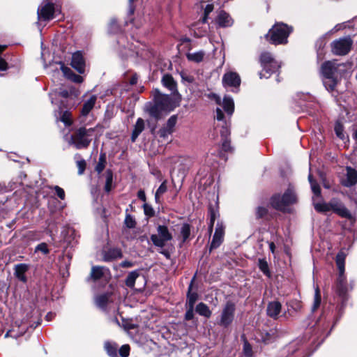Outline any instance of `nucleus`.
I'll use <instances>...</instances> for the list:
<instances>
[{
  "label": "nucleus",
  "mask_w": 357,
  "mask_h": 357,
  "mask_svg": "<svg viewBox=\"0 0 357 357\" xmlns=\"http://www.w3.org/2000/svg\"><path fill=\"white\" fill-rule=\"evenodd\" d=\"M152 96L153 102L145 105V111L155 120H159L178 105L172 96L163 94L157 89L153 91Z\"/></svg>",
  "instance_id": "obj_1"
},
{
  "label": "nucleus",
  "mask_w": 357,
  "mask_h": 357,
  "mask_svg": "<svg viewBox=\"0 0 357 357\" xmlns=\"http://www.w3.org/2000/svg\"><path fill=\"white\" fill-rule=\"evenodd\" d=\"M314 207L318 212H328L333 211L342 218H345L349 220H351L353 218L349 211L337 199H333L328 203H314Z\"/></svg>",
  "instance_id": "obj_2"
},
{
  "label": "nucleus",
  "mask_w": 357,
  "mask_h": 357,
  "mask_svg": "<svg viewBox=\"0 0 357 357\" xmlns=\"http://www.w3.org/2000/svg\"><path fill=\"white\" fill-rule=\"evenodd\" d=\"M291 31V28L283 23L275 24L273 28L265 36L272 44H285L287 43V38Z\"/></svg>",
  "instance_id": "obj_3"
},
{
  "label": "nucleus",
  "mask_w": 357,
  "mask_h": 357,
  "mask_svg": "<svg viewBox=\"0 0 357 357\" xmlns=\"http://www.w3.org/2000/svg\"><path fill=\"white\" fill-rule=\"evenodd\" d=\"M297 197L294 189L289 185L282 196L275 195L272 197L271 204L273 208L280 211H284L289 205L296 202Z\"/></svg>",
  "instance_id": "obj_4"
},
{
  "label": "nucleus",
  "mask_w": 357,
  "mask_h": 357,
  "mask_svg": "<svg viewBox=\"0 0 357 357\" xmlns=\"http://www.w3.org/2000/svg\"><path fill=\"white\" fill-rule=\"evenodd\" d=\"M94 130V128H79L75 134L71 135L69 144L74 145L77 149L87 148L91 143L90 137Z\"/></svg>",
  "instance_id": "obj_5"
},
{
  "label": "nucleus",
  "mask_w": 357,
  "mask_h": 357,
  "mask_svg": "<svg viewBox=\"0 0 357 357\" xmlns=\"http://www.w3.org/2000/svg\"><path fill=\"white\" fill-rule=\"evenodd\" d=\"M260 63L263 68V70L259 73L260 79L268 78L272 73L275 72L280 68L278 63L269 52H265L261 54Z\"/></svg>",
  "instance_id": "obj_6"
},
{
  "label": "nucleus",
  "mask_w": 357,
  "mask_h": 357,
  "mask_svg": "<svg viewBox=\"0 0 357 357\" xmlns=\"http://www.w3.org/2000/svg\"><path fill=\"white\" fill-rule=\"evenodd\" d=\"M345 258V253L342 251H340L337 253L335 259L336 264L340 273L337 289L340 296H344L346 293L345 277L344 275Z\"/></svg>",
  "instance_id": "obj_7"
},
{
  "label": "nucleus",
  "mask_w": 357,
  "mask_h": 357,
  "mask_svg": "<svg viewBox=\"0 0 357 357\" xmlns=\"http://www.w3.org/2000/svg\"><path fill=\"white\" fill-rule=\"evenodd\" d=\"M157 234H152L151 236V240L154 245L162 248L167 241L172 239V235L165 225H159L157 227Z\"/></svg>",
  "instance_id": "obj_8"
},
{
  "label": "nucleus",
  "mask_w": 357,
  "mask_h": 357,
  "mask_svg": "<svg viewBox=\"0 0 357 357\" xmlns=\"http://www.w3.org/2000/svg\"><path fill=\"white\" fill-rule=\"evenodd\" d=\"M235 311V304L227 301L221 312L219 324L225 328L228 327L234 320Z\"/></svg>",
  "instance_id": "obj_9"
},
{
  "label": "nucleus",
  "mask_w": 357,
  "mask_h": 357,
  "mask_svg": "<svg viewBox=\"0 0 357 357\" xmlns=\"http://www.w3.org/2000/svg\"><path fill=\"white\" fill-rule=\"evenodd\" d=\"M352 43L350 37L340 38L332 43V51L336 55H345L350 51Z\"/></svg>",
  "instance_id": "obj_10"
},
{
  "label": "nucleus",
  "mask_w": 357,
  "mask_h": 357,
  "mask_svg": "<svg viewBox=\"0 0 357 357\" xmlns=\"http://www.w3.org/2000/svg\"><path fill=\"white\" fill-rule=\"evenodd\" d=\"M54 17V6L52 3H47L38 9V18L39 20L49 21Z\"/></svg>",
  "instance_id": "obj_11"
},
{
  "label": "nucleus",
  "mask_w": 357,
  "mask_h": 357,
  "mask_svg": "<svg viewBox=\"0 0 357 357\" xmlns=\"http://www.w3.org/2000/svg\"><path fill=\"white\" fill-rule=\"evenodd\" d=\"M343 66L342 63H337L335 61H328L321 66L323 77H336L338 68Z\"/></svg>",
  "instance_id": "obj_12"
},
{
  "label": "nucleus",
  "mask_w": 357,
  "mask_h": 357,
  "mask_svg": "<svg viewBox=\"0 0 357 357\" xmlns=\"http://www.w3.org/2000/svg\"><path fill=\"white\" fill-rule=\"evenodd\" d=\"M225 234V227L222 223H218L213 239L211 243L210 250L218 248L223 241Z\"/></svg>",
  "instance_id": "obj_13"
},
{
  "label": "nucleus",
  "mask_w": 357,
  "mask_h": 357,
  "mask_svg": "<svg viewBox=\"0 0 357 357\" xmlns=\"http://www.w3.org/2000/svg\"><path fill=\"white\" fill-rule=\"evenodd\" d=\"M71 66L79 73L83 74L85 71V61L81 52H76L72 55Z\"/></svg>",
  "instance_id": "obj_14"
},
{
  "label": "nucleus",
  "mask_w": 357,
  "mask_h": 357,
  "mask_svg": "<svg viewBox=\"0 0 357 357\" xmlns=\"http://www.w3.org/2000/svg\"><path fill=\"white\" fill-rule=\"evenodd\" d=\"M222 83L225 86L237 88L241 84V78L236 73L228 72L223 75Z\"/></svg>",
  "instance_id": "obj_15"
},
{
  "label": "nucleus",
  "mask_w": 357,
  "mask_h": 357,
  "mask_svg": "<svg viewBox=\"0 0 357 357\" xmlns=\"http://www.w3.org/2000/svg\"><path fill=\"white\" fill-rule=\"evenodd\" d=\"M282 305L279 301H271L268 303L266 309L267 315L274 319H277L281 312Z\"/></svg>",
  "instance_id": "obj_16"
},
{
  "label": "nucleus",
  "mask_w": 357,
  "mask_h": 357,
  "mask_svg": "<svg viewBox=\"0 0 357 357\" xmlns=\"http://www.w3.org/2000/svg\"><path fill=\"white\" fill-rule=\"evenodd\" d=\"M161 82L162 85L169 89L173 96L178 93L176 82L171 75L165 74L162 76Z\"/></svg>",
  "instance_id": "obj_17"
},
{
  "label": "nucleus",
  "mask_w": 357,
  "mask_h": 357,
  "mask_svg": "<svg viewBox=\"0 0 357 357\" xmlns=\"http://www.w3.org/2000/svg\"><path fill=\"white\" fill-rule=\"evenodd\" d=\"M356 183L357 171L351 167H347L346 178L342 181V184L346 187H351Z\"/></svg>",
  "instance_id": "obj_18"
},
{
  "label": "nucleus",
  "mask_w": 357,
  "mask_h": 357,
  "mask_svg": "<svg viewBox=\"0 0 357 357\" xmlns=\"http://www.w3.org/2000/svg\"><path fill=\"white\" fill-rule=\"evenodd\" d=\"M217 22L220 26L223 27L230 26L233 24V20L230 15L224 10H221L219 13Z\"/></svg>",
  "instance_id": "obj_19"
},
{
  "label": "nucleus",
  "mask_w": 357,
  "mask_h": 357,
  "mask_svg": "<svg viewBox=\"0 0 357 357\" xmlns=\"http://www.w3.org/2000/svg\"><path fill=\"white\" fill-rule=\"evenodd\" d=\"M108 270L103 266H95L91 268V271L90 273L89 278L93 280V281H96L98 280L101 279L104 277L106 272Z\"/></svg>",
  "instance_id": "obj_20"
},
{
  "label": "nucleus",
  "mask_w": 357,
  "mask_h": 357,
  "mask_svg": "<svg viewBox=\"0 0 357 357\" xmlns=\"http://www.w3.org/2000/svg\"><path fill=\"white\" fill-rule=\"evenodd\" d=\"M61 69L64 75L75 83H81L83 81L82 77L75 74L70 68L65 66L63 64L61 65Z\"/></svg>",
  "instance_id": "obj_21"
},
{
  "label": "nucleus",
  "mask_w": 357,
  "mask_h": 357,
  "mask_svg": "<svg viewBox=\"0 0 357 357\" xmlns=\"http://www.w3.org/2000/svg\"><path fill=\"white\" fill-rule=\"evenodd\" d=\"M121 257L122 253L120 249L112 248L105 252L103 259L105 261H109Z\"/></svg>",
  "instance_id": "obj_22"
},
{
  "label": "nucleus",
  "mask_w": 357,
  "mask_h": 357,
  "mask_svg": "<svg viewBox=\"0 0 357 357\" xmlns=\"http://www.w3.org/2000/svg\"><path fill=\"white\" fill-rule=\"evenodd\" d=\"M28 270L27 265L24 264H17L15 266V275L17 279H19L20 281L26 282V278L25 276V273Z\"/></svg>",
  "instance_id": "obj_23"
},
{
  "label": "nucleus",
  "mask_w": 357,
  "mask_h": 357,
  "mask_svg": "<svg viewBox=\"0 0 357 357\" xmlns=\"http://www.w3.org/2000/svg\"><path fill=\"white\" fill-rule=\"evenodd\" d=\"M144 120L141 118H139L137 120V122L135 125L134 130L132 133V136H131L132 142H135L136 140V139L138 137L139 134L144 130Z\"/></svg>",
  "instance_id": "obj_24"
},
{
  "label": "nucleus",
  "mask_w": 357,
  "mask_h": 357,
  "mask_svg": "<svg viewBox=\"0 0 357 357\" xmlns=\"http://www.w3.org/2000/svg\"><path fill=\"white\" fill-rule=\"evenodd\" d=\"M96 102V96H92L87 100L83 105L81 113L83 116H86L90 111L93 108Z\"/></svg>",
  "instance_id": "obj_25"
},
{
  "label": "nucleus",
  "mask_w": 357,
  "mask_h": 357,
  "mask_svg": "<svg viewBox=\"0 0 357 357\" xmlns=\"http://www.w3.org/2000/svg\"><path fill=\"white\" fill-rule=\"evenodd\" d=\"M336 77H324L323 83L328 91H334L337 84Z\"/></svg>",
  "instance_id": "obj_26"
},
{
  "label": "nucleus",
  "mask_w": 357,
  "mask_h": 357,
  "mask_svg": "<svg viewBox=\"0 0 357 357\" xmlns=\"http://www.w3.org/2000/svg\"><path fill=\"white\" fill-rule=\"evenodd\" d=\"M196 312L201 316L209 318L211 316V311L209 307L204 303H199L195 308Z\"/></svg>",
  "instance_id": "obj_27"
},
{
  "label": "nucleus",
  "mask_w": 357,
  "mask_h": 357,
  "mask_svg": "<svg viewBox=\"0 0 357 357\" xmlns=\"http://www.w3.org/2000/svg\"><path fill=\"white\" fill-rule=\"evenodd\" d=\"M109 297L110 294L108 293L98 295L95 298L96 304L99 307L104 308L106 307L107 303L109 302Z\"/></svg>",
  "instance_id": "obj_28"
},
{
  "label": "nucleus",
  "mask_w": 357,
  "mask_h": 357,
  "mask_svg": "<svg viewBox=\"0 0 357 357\" xmlns=\"http://www.w3.org/2000/svg\"><path fill=\"white\" fill-rule=\"evenodd\" d=\"M222 106L225 111L229 114L231 115L234 112V103L233 99L229 97H225L222 101Z\"/></svg>",
  "instance_id": "obj_29"
},
{
  "label": "nucleus",
  "mask_w": 357,
  "mask_h": 357,
  "mask_svg": "<svg viewBox=\"0 0 357 357\" xmlns=\"http://www.w3.org/2000/svg\"><path fill=\"white\" fill-rule=\"evenodd\" d=\"M205 56V52L204 51H198L192 53H188L186 54L187 59L195 63L201 62Z\"/></svg>",
  "instance_id": "obj_30"
},
{
  "label": "nucleus",
  "mask_w": 357,
  "mask_h": 357,
  "mask_svg": "<svg viewBox=\"0 0 357 357\" xmlns=\"http://www.w3.org/2000/svg\"><path fill=\"white\" fill-rule=\"evenodd\" d=\"M192 283L188 288V292L187 294V303L186 306L195 307V304L198 299V294L196 292H191Z\"/></svg>",
  "instance_id": "obj_31"
},
{
  "label": "nucleus",
  "mask_w": 357,
  "mask_h": 357,
  "mask_svg": "<svg viewBox=\"0 0 357 357\" xmlns=\"http://www.w3.org/2000/svg\"><path fill=\"white\" fill-rule=\"evenodd\" d=\"M59 119L66 126H70L73 123L72 114L69 111H61Z\"/></svg>",
  "instance_id": "obj_32"
},
{
  "label": "nucleus",
  "mask_w": 357,
  "mask_h": 357,
  "mask_svg": "<svg viewBox=\"0 0 357 357\" xmlns=\"http://www.w3.org/2000/svg\"><path fill=\"white\" fill-rule=\"evenodd\" d=\"M75 159L76 160V164L78 168V174L82 175L85 171L86 162L79 154H76L75 155Z\"/></svg>",
  "instance_id": "obj_33"
},
{
  "label": "nucleus",
  "mask_w": 357,
  "mask_h": 357,
  "mask_svg": "<svg viewBox=\"0 0 357 357\" xmlns=\"http://www.w3.org/2000/svg\"><path fill=\"white\" fill-rule=\"evenodd\" d=\"M105 349L107 351L108 355L111 357H118L117 356V345L116 344H112L109 342H106L105 343Z\"/></svg>",
  "instance_id": "obj_34"
},
{
  "label": "nucleus",
  "mask_w": 357,
  "mask_h": 357,
  "mask_svg": "<svg viewBox=\"0 0 357 357\" xmlns=\"http://www.w3.org/2000/svg\"><path fill=\"white\" fill-rule=\"evenodd\" d=\"M139 276V272L137 271H134L130 272L126 278V284L128 287H133L135 283L136 279Z\"/></svg>",
  "instance_id": "obj_35"
},
{
  "label": "nucleus",
  "mask_w": 357,
  "mask_h": 357,
  "mask_svg": "<svg viewBox=\"0 0 357 357\" xmlns=\"http://www.w3.org/2000/svg\"><path fill=\"white\" fill-rule=\"evenodd\" d=\"M167 190V181H164L160 187L158 188V190L155 192V199L157 203L160 202V196L162 195L164 193H165Z\"/></svg>",
  "instance_id": "obj_36"
},
{
  "label": "nucleus",
  "mask_w": 357,
  "mask_h": 357,
  "mask_svg": "<svg viewBox=\"0 0 357 357\" xmlns=\"http://www.w3.org/2000/svg\"><path fill=\"white\" fill-rule=\"evenodd\" d=\"M202 8L204 9V15L202 18V23H206L209 14L213 10L214 6L211 3H207L205 6L202 4Z\"/></svg>",
  "instance_id": "obj_37"
},
{
  "label": "nucleus",
  "mask_w": 357,
  "mask_h": 357,
  "mask_svg": "<svg viewBox=\"0 0 357 357\" xmlns=\"http://www.w3.org/2000/svg\"><path fill=\"white\" fill-rule=\"evenodd\" d=\"M308 180L311 185V188L314 194L317 196H319L321 195V189L319 184L312 179V176L311 174L308 176Z\"/></svg>",
  "instance_id": "obj_38"
},
{
  "label": "nucleus",
  "mask_w": 357,
  "mask_h": 357,
  "mask_svg": "<svg viewBox=\"0 0 357 357\" xmlns=\"http://www.w3.org/2000/svg\"><path fill=\"white\" fill-rule=\"evenodd\" d=\"M259 269L267 276H270V271L267 261L264 259H259L258 262Z\"/></svg>",
  "instance_id": "obj_39"
},
{
  "label": "nucleus",
  "mask_w": 357,
  "mask_h": 357,
  "mask_svg": "<svg viewBox=\"0 0 357 357\" xmlns=\"http://www.w3.org/2000/svg\"><path fill=\"white\" fill-rule=\"evenodd\" d=\"M181 234L183 237V241H185L190 234V226L188 224H183L181 228Z\"/></svg>",
  "instance_id": "obj_40"
},
{
  "label": "nucleus",
  "mask_w": 357,
  "mask_h": 357,
  "mask_svg": "<svg viewBox=\"0 0 357 357\" xmlns=\"http://www.w3.org/2000/svg\"><path fill=\"white\" fill-rule=\"evenodd\" d=\"M321 303V295L319 292V288H317L315 290L314 303L312 305V310L314 312L317 310Z\"/></svg>",
  "instance_id": "obj_41"
},
{
  "label": "nucleus",
  "mask_w": 357,
  "mask_h": 357,
  "mask_svg": "<svg viewBox=\"0 0 357 357\" xmlns=\"http://www.w3.org/2000/svg\"><path fill=\"white\" fill-rule=\"evenodd\" d=\"M106 160H105V155L104 154L100 155L99 158L98 162L96 167V170L100 173L103 171L105 167Z\"/></svg>",
  "instance_id": "obj_42"
},
{
  "label": "nucleus",
  "mask_w": 357,
  "mask_h": 357,
  "mask_svg": "<svg viewBox=\"0 0 357 357\" xmlns=\"http://www.w3.org/2000/svg\"><path fill=\"white\" fill-rule=\"evenodd\" d=\"M177 117L176 115L172 116L167 121L165 128H167L169 130L173 132L174 128L176 123Z\"/></svg>",
  "instance_id": "obj_43"
},
{
  "label": "nucleus",
  "mask_w": 357,
  "mask_h": 357,
  "mask_svg": "<svg viewBox=\"0 0 357 357\" xmlns=\"http://www.w3.org/2000/svg\"><path fill=\"white\" fill-rule=\"evenodd\" d=\"M343 130H344V128H343L342 124L340 123V122H336V123L335 125V132L336 135L340 139H344V137Z\"/></svg>",
  "instance_id": "obj_44"
},
{
  "label": "nucleus",
  "mask_w": 357,
  "mask_h": 357,
  "mask_svg": "<svg viewBox=\"0 0 357 357\" xmlns=\"http://www.w3.org/2000/svg\"><path fill=\"white\" fill-rule=\"evenodd\" d=\"M124 222L128 228L132 229L135 227L136 222L132 216L130 214L126 215Z\"/></svg>",
  "instance_id": "obj_45"
},
{
  "label": "nucleus",
  "mask_w": 357,
  "mask_h": 357,
  "mask_svg": "<svg viewBox=\"0 0 357 357\" xmlns=\"http://www.w3.org/2000/svg\"><path fill=\"white\" fill-rule=\"evenodd\" d=\"M112 174L109 172H107L106 183L105 185V190L106 192H109L112 189Z\"/></svg>",
  "instance_id": "obj_46"
},
{
  "label": "nucleus",
  "mask_w": 357,
  "mask_h": 357,
  "mask_svg": "<svg viewBox=\"0 0 357 357\" xmlns=\"http://www.w3.org/2000/svg\"><path fill=\"white\" fill-rule=\"evenodd\" d=\"M36 252H41L45 255H47L50 252L49 249L47 248V245L45 243H41L38 244L35 249Z\"/></svg>",
  "instance_id": "obj_47"
},
{
  "label": "nucleus",
  "mask_w": 357,
  "mask_h": 357,
  "mask_svg": "<svg viewBox=\"0 0 357 357\" xmlns=\"http://www.w3.org/2000/svg\"><path fill=\"white\" fill-rule=\"evenodd\" d=\"M268 213V209L264 206H259L256 211V215L257 218L264 217Z\"/></svg>",
  "instance_id": "obj_48"
},
{
  "label": "nucleus",
  "mask_w": 357,
  "mask_h": 357,
  "mask_svg": "<svg viewBox=\"0 0 357 357\" xmlns=\"http://www.w3.org/2000/svg\"><path fill=\"white\" fill-rule=\"evenodd\" d=\"M119 354L122 357H128L130 354V347L128 344L123 345L119 349Z\"/></svg>",
  "instance_id": "obj_49"
},
{
  "label": "nucleus",
  "mask_w": 357,
  "mask_h": 357,
  "mask_svg": "<svg viewBox=\"0 0 357 357\" xmlns=\"http://www.w3.org/2000/svg\"><path fill=\"white\" fill-rule=\"evenodd\" d=\"M243 352L245 357H251L252 356V347L251 345L245 341L243 345Z\"/></svg>",
  "instance_id": "obj_50"
},
{
  "label": "nucleus",
  "mask_w": 357,
  "mask_h": 357,
  "mask_svg": "<svg viewBox=\"0 0 357 357\" xmlns=\"http://www.w3.org/2000/svg\"><path fill=\"white\" fill-rule=\"evenodd\" d=\"M119 31V26L116 20H112L109 23V31L112 33H117Z\"/></svg>",
  "instance_id": "obj_51"
},
{
  "label": "nucleus",
  "mask_w": 357,
  "mask_h": 357,
  "mask_svg": "<svg viewBox=\"0 0 357 357\" xmlns=\"http://www.w3.org/2000/svg\"><path fill=\"white\" fill-rule=\"evenodd\" d=\"M216 216H217L216 211H215L214 210H212V209L210 210V223H209V226H208L210 231H212Z\"/></svg>",
  "instance_id": "obj_52"
},
{
  "label": "nucleus",
  "mask_w": 357,
  "mask_h": 357,
  "mask_svg": "<svg viewBox=\"0 0 357 357\" xmlns=\"http://www.w3.org/2000/svg\"><path fill=\"white\" fill-rule=\"evenodd\" d=\"M194 317V307L187 306V310L185 314L186 320H191Z\"/></svg>",
  "instance_id": "obj_53"
},
{
  "label": "nucleus",
  "mask_w": 357,
  "mask_h": 357,
  "mask_svg": "<svg viewBox=\"0 0 357 357\" xmlns=\"http://www.w3.org/2000/svg\"><path fill=\"white\" fill-rule=\"evenodd\" d=\"M52 188L54 189L57 196L62 200L65 199V192L63 188L58 185L54 186Z\"/></svg>",
  "instance_id": "obj_54"
},
{
  "label": "nucleus",
  "mask_w": 357,
  "mask_h": 357,
  "mask_svg": "<svg viewBox=\"0 0 357 357\" xmlns=\"http://www.w3.org/2000/svg\"><path fill=\"white\" fill-rule=\"evenodd\" d=\"M225 126L222 125L221 130H220L222 139L227 138V137L229 135V133H230L229 130L227 128V126H226L225 123Z\"/></svg>",
  "instance_id": "obj_55"
},
{
  "label": "nucleus",
  "mask_w": 357,
  "mask_h": 357,
  "mask_svg": "<svg viewBox=\"0 0 357 357\" xmlns=\"http://www.w3.org/2000/svg\"><path fill=\"white\" fill-rule=\"evenodd\" d=\"M158 133H159V135L160 137L165 138V137H167L168 135H171L172 133V132H171L170 130H169L167 128H165L164 126L163 128L160 129Z\"/></svg>",
  "instance_id": "obj_56"
},
{
  "label": "nucleus",
  "mask_w": 357,
  "mask_h": 357,
  "mask_svg": "<svg viewBox=\"0 0 357 357\" xmlns=\"http://www.w3.org/2000/svg\"><path fill=\"white\" fill-rule=\"evenodd\" d=\"M222 149L225 151H229L231 149V147H230L229 142L228 141L227 138L222 139Z\"/></svg>",
  "instance_id": "obj_57"
},
{
  "label": "nucleus",
  "mask_w": 357,
  "mask_h": 357,
  "mask_svg": "<svg viewBox=\"0 0 357 357\" xmlns=\"http://www.w3.org/2000/svg\"><path fill=\"white\" fill-rule=\"evenodd\" d=\"M144 212L148 215H153V211L151 206H149L147 204H144Z\"/></svg>",
  "instance_id": "obj_58"
},
{
  "label": "nucleus",
  "mask_w": 357,
  "mask_h": 357,
  "mask_svg": "<svg viewBox=\"0 0 357 357\" xmlns=\"http://www.w3.org/2000/svg\"><path fill=\"white\" fill-rule=\"evenodd\" d=\"M224 118V114L221 109L217 108L216 109V119L219 121H222Z\"/></svg>",
  "instance_id": "obj_59"
},
{
  "label": "nucleus",
  "mask_w": 357,
  "mask_h": 357,
  "mask_svg": "<svg viewBox=\"0 0 357 357\" xmlns=\"http://www.w3.org/2000/svg\"><path fill=\"white\" fill-rule=\"evenodd\" d=\"M137 197L139 199L143 202H146V195L144 190H140L138 191Z\"/></svg>",
  "instance_id": "obj_60"
},
{
  "label": "nucleus",
  "mask_w": 357,
  "mask_h": 357,
  "mask_svg": "<svg viewBox=\"0 0 357 357\" xmlns=\"http://www.w3.org/2000/svg\"><path fill=\"white\" fill-rule=\"evenodd\" d=\"M121 266L123 268H130L133 266V263L129 261H124L121 262Z\"/></svg>",
  "instance_id": "obj_61"
},
{
  "label": "nucleus",
  "mask_w": 357,
  "mask_h": 357,
  "mask_svg": "<svg viewBox=\"0 0 357 357\" xmlns=\"http://www.w3.org/2000/svg\"><path fill=\"white\" fill-rule=\"evenodd\" d=\"M7 68V63L0 57V70H5Z\"/></svg>",
  "instance_id": "obj_62"
},
{
  "label": "nucleus",
  "mask_w": 357,
  "mask_h": 357,
  "mask_svg": "<svg viewBox=\"0 0 357 357\" xmlns=\"http://www.w3.org/2000/svg\"><path fill=\"white\" fill-rule=\"evenodd\" d=\"M59 95L63 98H68L69 96L68 91L63 89L59 91Z\"/></svg>",
  "instance_id": "obj_63"
},
{
  "label": "nucleus",
  "mask_w": 357,
  "mask_h": 357,
  "mask_svg": "<svg viewBox=\"0 0 357 357\" xmlns=\"http://www.w3.org/2000/svg\"><path fill=\"white\" fill-rule=\"evenodd\" d=\"M160 252L162 255H163L167 259H169L170 258V253L167 250H162Z\"/></svg>",
  "instance_id": "obj_64"
}]
</instances>
